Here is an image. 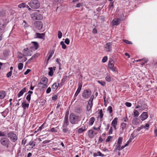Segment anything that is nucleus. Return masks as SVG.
Here are the masks:
<instances>
[{"label": "nucleus", "mask_w": 157, "mask_h": 157, "mask_svg": "<svg viewBox=\"0 0 157 157\" xmlns=\"http://www.w3.org/2000/svg\"><path fill=\"white\" fill-rule=\"evenodd\" d=\"M69 120L72 124H77L80 121L78 116L73 113L69 116Z\"/></svg>", "instance_id": "f257e3e1"}, {"label": "nucleus", "mask_w": 157, "mask_h": 157, "mask_svg": "<svg viewBox=\"0 0 157 157\" xmlns=\"http://www.w3.org/2000/svg\"><path fill=\"white\" fill-rule=\"evenodd\" d=\"M48 83V79L46 77L42 78L40 80V82L38 84V86L40 88H46Z\"/></svg>", "instance_id": "f03ea898"}, {"label": "nucleus", "mask_w": 157, "mask_h": 157, "mask_svg": "<svg viewBox=\"0 0 157 157\" xmlns=\"http://www.w3.org/2000/svg\"><path fill=\"white\" fill-rule=\"evenodd\" d=\"M28 4L31 8L34 9H38L40 6V3L38 0H31Z\"/></svg>", "instance_id": "7ed1b4c3"}, {"label": "nucleus", "mask_w": 157, "mask_h": 157, "mask_svg": "<svg viewBox=\"0 0 157 157\" xmlns=\"http://www.w3.org/2000/svg\"><path fill=\"white\" fill-rule=\"evenodd\" d=\"M32 19L34 20H40L43 18V16L38 12L33 13L31 15Z\"/></svg>", "instance_id": "20e7f679"}, {"label": "nucleus", "mask_w": 157, "mask_h": 157, "mask_svg": "<svg viewBox=\"0 0 157 157\" xmlns=\"http://www.w3.org/2000/svg\"><path fill=\"white\" fill-rule=\"evenodd\" d=\"M7 136L13 142H15L17 139L16 135L13 132H10L7 133Z\"/></svg>", "instance_id": "39448f33"}, {"label": "nucleus", "mask_w": 157, "mask_h": 157, "mask_svg": "<svg viewBox=\"0 0 157 157\" xmlns=\"http://www.w3.org/2000/svg\"><path fill=\"white\" fill-rule=\"evenodd\" d=\"M0 142L2 145L4 146L7 148L9 147V145L10 141L8 139L6 138L2 139L0 140Z\"/></svg>", "instance_id": "423d86ee"}, {"label": "nucleus", "mask_w": 157, "mask_h": 157, "mask_svg": "<svg viewBox=\"0 0 157 157\" xmlns=\"http://www.w3.org/2000/svg\"><path fill=\"white\" fill-rule=\"evenodd\" d=\"M23 52L24 56H31L32 54V51L27 48H24Z\"/></svg>", "instance_id": "0eeeda50"}, {"label": "nucleus", "mask_w": 157, "mask_h": 157, "mask_svg": "<svg viewBox=\"0 0 157 157\" xmlns=\"http://www.w3.org/2000/svg\"><path fill=\"white\" fill-rule=\"evenodd\" d=\"M112 43L109 42L107 43L104 46L105 50L107 52H111L112 50Z\"/></svg>", "instance_id": "6e6552de"}, {"label": "nucleus", "mask_w": 157, "mask_h": 157, "mask_svg": "<svg viewBox=\"0 0 157 157\" xmlns=\"http://www.w3.org/2000/svg\"><path fill=\"white\" fill-rule=\"evenodd\" d=\"M34 25L36 28L38 30H40L42 28L43 24L40 21H36L34 23Z\"/></svg>", "instance_id": "1a4fd4ad"}, {"label": "nucleus", "mask_w": 157, "mask_h": 157, "mask_svg": "<svg viewBox=\"0 0 157 157\" xmlns=\"http://www.w3.org/2000/svg\"><path fill=\"white\" fill-rule=\"evenodd\" d=\"M36 142L34 141H30L29 144L26 145V147L28 150H30L35 146Z\"/></svg>", "instance_id": "9d476101"}, {"label": "nucleus", "mask_w": 157, "mask_h": 157, "mask_svg": "<svg viewBox=\"0 0 157 157\" xmlns=\"http://www.w3.org/2000/svg\"><path fill=\"white\" fill-rule=\"evenodd\" d=\"M91 94V92L90 90H85L82 93V96L85 98H87L90 97Z\"/></svg>", "instance_id": "9b49d317"}, {"label": "nucleus", "mask_w": 157, "mask_h": 157, "mask_svg": "<svg viewBox=\"0 0 157 157\" xmlns=\"http://www.w3.org/2000/svg\"><path fill=\"white\" fill-rule=\"evenodd\" d=\"M6 26V24L4 22V20H2L0 21V31L4 30Z\"/></svg>", "instance_id": "f8f14e48"}, {"label": "nucleus", "mask_w": 157, "mask_h": 157, "mask_svg": "<svg viewBox=\"0 0 157 157\" xmlns=\"http://www.w3.org/2000/svg\"><path fill=\"white\" fill-rule=\"evenodd\" d=\"M45 33H36V38L40 39H43L45 36Z\"/></svg>", "instance_id": "ddd939ff"}, {"label": "nucleus", "mask_w": 157, "mask_h": 157, "mask_svg": "<svg viewBox=\"0 0 157 157\" xmlns=\"http://www.w3.org/2000/svg\"><path fill=\"white\" fill-rule=\"evenodd\" d=\"M82 87V84L81 83H79L78 84V88L75 94V97L77 96L81 90Z\"/></svg>", "instance_id": "4468645a"}, {"label": "nucleus", "mask_w": 157, "mask_h": 157, "mask_svg": "<svg viewBox=\"0 0 157 157\" xmlns=\"http://www.w3.org/2000/svg\"><path fill=\"white\" fill-rule=\"evenodd\" d=\"M141 119L142 121H144L148 117V115L147 112H144L141 115Z\"/></svg>", "instance_id": "2eb2a0df"}, {"label": "nucleus", "mask_w": 157, "mask_h": 157, "mask_svg": "<svg viewBox=\"0 0 157 157\" xmlns=\"http://www.w3.org/2000/svg\"><path fill=\"white\" fill-rule=\"evenodd\" d=\"M112 22L113 25H117L120 24V19L119 18L114 19Z\"/></svg>", "instance_id": "dca6fc26"}, {"label": "nucleus", "mask_w": 157, "mask_h": 157, "mask_svg": "<svg viewBox=\"0 0 157 157\" xmlns=\"http://www.w3.org/2000/svg\"><path fill=\"white\" fill-rule=\"evenodd\" d=\"M114 61L113 60L109 61L108 63V66L110 69H115V67H114Z\"/></svg>", "instance_id": "f3484780"}, {"label": "nucleus", "mask_w": 157, "mask_h": 157, "mask_svg": "<svg viewBox=\"0 0 157 157\" xmlns=\"http://www.w3.org/2000/svg\"><path fill=\"white\" fill-rule=\"evenodd\" d=\"M26 88L25 87L20 91L17 94L18 97H20L24 93L26 92Z\"/></svg>", "instance_id": "a211bd4d"}, {"label": "nucleus", "mask_w": 157, "mask_h": 157, "mask_svg": "<svg viewBox=\"0 0 157 157\" xmlns=\"http://www.w3.org/2000/svg\"><path fill=\"white\" fill-rule=\"evenodd\" d=\"M123 138L122 137H120L119 138L117 144L116 146V147L117 146H121V145L122 140Z\"/></svg>", "instance_id": "6ab92c4d"}, {"label": "nucleus", "mask_w": 157, "mask_h": 157, "mask_svg": "<svg viewBox=\"0 0 157 157\" xmlns=\"http://www.w3.org/2000/svg\"><path fill=\"white\" fill-rule=\"evenodd\" d=\"M31 43L33 44V46L32 47H33L35 50L37 49L39 47L38 43L36 42H32Z\"/></svg>", "instance_id": "aec40b11"}, {"label": "nucleus", "mask_w": 157, "mask_h": 157, "mask_svg": "<svg viewBox=\"0 0 157 157\" xmlns=\"http://www.w3.org/2000/svg\"><path fill=\"white\" fill-rule=\"evenodd\" d=\"M59 85V83H54L52 86V88L54 91L56 90L58 88Z\"/></svg>", "instance_id": "412c9836"}, {"label": "nucleus", "mask_w": 157, "mask_h": 157, "mask_svg": "<svg viewBox=\"0 0 157 157\" xmlns=\"http://www.w3.org/2000/svg\"><path fill=\"white\" fill-rule=\"evenodd\" d=\"M117 118H115L112 121L111 123V125L112 126H117Z\"/></svg>", "instance_id": "4be33fe9"}, {"label": "nucleus", "mask_w": 157, "mask_h": 157, "mask_svg": "<svg viewBox=\"0 0 157 157\" xmlns=\"http://www.w3.org/2000/svg\"><path fill=\"white\" fill-rule=\"evenodd\" d=\"M142 61H145V63H147L148 61V59L147 58H144L141 59H139L136 60H134L133 61V62L134 63L135 62H140Z\"/></svg>", "instance_id": "5701e85b"}, {"label": "nucleus", "mask_w": 157, "mask_h": 157, "mask_svg": "<svg viewBox=\"0 0 157 157\" xmlns=\"http://www.w3.org/2000/svg\"><path fill=\"white\" fill-rule=\"evenodd\" d=\"M125 147L124 146H122L121 147V146H117L115 148L114 151L115 152L117 150H118L119 151H121L122 149H123Z\"/></svg>", "instance_id": "b1692460"}, {"label": "nucleus", "mask_w": 157, "mask_h": 157, "mask_svg": "<svg viewBox=\"0 0 157 157\" xmlns=\"http://www.w3.org/2000/svg\"><path fill=\"white\" fill-rule=\"evenodd\" d=\"M92 102H90V101L88 102V105L87 106V109L88 111H89L91 109V107L92 106Z\"/></svg>", "instance_id": "393cba45"}, {"label": "nucleus", "mask_w": 157, "mask_h": 157, "mask_svg": "<svg viewBox=\"0 0 157 157\" xmlns=\"http://www.w3.org/2000/svg\"><path fill=\"white\" fill-rule=\"evenodd\" d=\"M94 131L92 130H89L88 132V135L90 137V138H93L94 136Z\"/></svg>", "instance_id": "a878e982"}, {"label": "nucleus", "mask_w": 157, "mask_h": 157, "mask_svg": "<svg viewBox=\"0 0 157 157\" xmlns=\"http://www.w3.org/2000/svg\"><path fill=\"white\" fill-rule=\"evenodd\" d=\"M22 107L24 109H25L26 108H28L29 106V104L26 103L25 102H23L22 103Z\"/></svg>", "instance_id": "bb28decb"}, {"label": "nucleus", "mask_w": 157, "mask_h": 157, "mask_svg": "<svg viewBox=\"0 0 157 157\" xmlns=\"http://www.w3.org/2000/svg\"><path fill=\"white\" fill-rule=\"evenodd\" d=\"M6 95V93L5 91H2L0 92V98L3 99Z\"/></svg>", "instance_id": "cd10ccee"}, {"label": "nucleus", "mask_w": 157, "mask_h": 157, "mask_svg": "<svg viewBox=\"0 0 157 157\" xmlns=\"http://www.w3.org/2000/svg\"><path fill=\"white\" fill-rule=\"evenodd\" d=\"M54 52V50H52V51L50 52L49 53V56L48 57V58L47 60V62H48V61L49 60V59H50L51 58V57L53 55Z\"/></svg>", "instance_id": "c85d7f7f"}, {"label": "nucleus", "mask_w": 157, "mask_h": 157, "mask_svg": "<svg viewBox=\"0 0 157 157\" xmlns=\"http://www.w3.org/2000/svg\"><path fill=\"white\" fill-rule=\"evenodd\" d=\"M95 120V118L94 117L91 118L89 121V124L90 125H92L94 123Z\"/></svg>", "instance_id": "c756f323"}, {"label": "nucleus", "mask_w": 157, "mask_h": 157, "mask_svg": "<svg viewBox=\"0 0 157 157\" xmlns=\"http://www.w3.org/2000/svg\"><path fill=\"white\" fill-rule=\"evenodd\" d=\"M9 64L8 63H3V65H2V66L3 67L6 68H9Z\"/></svg>", "instance_id": "7c9ffc66"}, {"label": "nucleus", "mask_w": 157, "mask_h": 157, "mask_svg": "<svg viewBox=\"0 0 157 157\" xmlns=\"http://www.w3.org/2000/svg\"><path fill=\"white\" fill-rule=\"evenodd\" d=\"M126 124L125 123H122L121 124V127L122 130L123 131L125 128L126 127Z\"/></svg>", "instance_id": "2f4dec72"}, {"label": "nucleus", "mask_w": 157, "mask_h": 157, "mask_svg": "<svg viewBox=\"0 0 157 157\" xmlns=\"http://www.w3.org/2000/svg\"><path fill=\"white\" fill-rule=\"evenodd\" d=\"M60 44L62 46V48L63 49H65L66 48L67 46L63 41L60 42Z\"/></svg>", "instance_id": "473e14b6"}, {"label": "nucleus", "mask_w": 157, "mask_h": 157, "mask_svg": "<svg viewBox=\"0 0 157 157\" xmlns=\"http://www.w3.org/2000/svg\"><path fill=\"white\" fill-rule=\"evenodd\" d=\"M9 54V51L8 50H5L4 51L3 54L4 56H8Z\"/></svg>", "instance_id": "72a5a7b5"}, {"label": "nucleus", "mask_w": 157, "mask_h": 157, "mask_svg": "<svg viewBox=\"0 0 157 157\" xmlns=\"http://www.w3.org/2000/svg\"><path fill=\"white\" fill-rule=\"evenodd\" d=\"M139 115L138 112L136 110H134L133 112V115L134 116L137 117Z\"/></svg>", "instance_id": "f704fd0d"}, {"label": "nucleus", "mask_w": 157, "mask_h": 157, "mask_svg": "<svg viewBox=\"0 0 157 157\" xmlns=\"http://www.w3.org/2000/svg\"><path fill=\"white\" fill-rule=\"evenodd\" d=\"M64 123L67 124H68V117L66 115L64 117Z\"/></svg>", "instance_id": "c9c22d12"}, {"label": "nucleus", "mask_w": 157, "mask_h": 157, "mask_svg": "<svg viewBox=\"0 0 157 157\" xmlns=\"http://www.w3.org/2000/svg\"><path fill=\"white\" fill-rule=\"evenodd\" d=\"M86 130L85 128L82 127L81 128H79L78 129V131L79 133H82L84 132Z\"/></svg>", "instance_id": "e433bc0d"}, {"label": "nucleus", "mask_w": 157, "mask_h": 157, "mask_svg": "<svg viewBox=\"0 0 157 157\" xmlns=\"http://www.w3.org/2000/svg\"><path fill=\"white\" fill-rule=\"evenodd\" d=\"M25 3H21L18 5V7L20 8H25Z\"/></svg>", "instance_id": "4c0bfd02"}, {"label": "nucleus", "mask_w": 157, "mask_h": 157, "mask_svg": "<svg viewBox=\"0 0 157 157\" xmlns=\"http://www.w3.org/2000/svg\"><path fill=\"white\" fill-rule=\"evenodd\" d=\"M105 80L106 81L109 82L111 80V78L109 75H107L105 77Z\"/></svg>", "instance_id": "58836bf2"}, {"label": "nucleus", "mask_w": 157, "mask_h": 157, "mask_svg": "<svg viewBox=\"0 0 157 157\" xmlns=\"http://www.w3.org/2000/svg\"><path fill=\"white\" fill-rule=\"evenodd\" d=\"M62 33L60 31H59L58 32V36L59 39H60L62 36Z\"/></svg>", "instance_id": "ea45409f"}, {"label": "nucleus", "mask_w": 157, "mask_h": 157, "mask_svg": "<svg viewBox=\"0 0 157 157\" xmlns=\"http://www.w3.org/2000/svg\"><path fill=\"white\" fill-rule=\"evenodd\" d=\"M23 66V64L22 63H20L18 64V69H22Z\"/></svg>", "instance_id": "a19ab883"}, {"label": "nucleus", "mask_w": 157, "mask_h": 157, "mask_svg": "<svg viewBox=\"0 0 157 157\" xmlns=\"http://www.w3.org/2000/svg\"><path fill=\"white\" fill-rule=\"evenodd\" d=\"M54 71L52 69H50V71L48 72V75L51 76H52L53 74Z\"/></svg>", "instance_id": "79ce46f5"}, {"label": "nucleus", "mask_w": 157, "mask_h": 157, "mask_svg": "<svg viewBox=\"0 0 157 157\" xmlns=\"http://www.w3.org/2000/svg\"><path fill=\"white\" fill-rule=\"evenodd\" d=\"M108 110L109 113H112L113 111V109L112 106H109L108 108Z\"/></svg>", "instance_id": "37998d69"}, {"label": "nucleus", "mask_w": 157, "mask_h": 157, "mask_svg": "<svg viewBox=\"0 0 157 157\" xmlns=\"http://www.w3.org/2000/svg\"><path fill=\"white\" fill-rule=\"evenodd\" d=\"M108 58L106 56H104L102 60V62L103 63H105L106 62Z\"/></svg>", "instance_id": "c03bdc74"}, {"label": "nucleus", "mask_w": 157, "mask_h": 157, "mask_svg": "<svg viewBox=\"0 0 157 157\" xmlns=\"http://www.w3.org/2000/svg\"><path fill=\"white\" fill-rule=\"evenodd\" d=\"M123 41L126 44H132V43L131 41H130L128 40H123Z\"/></svg>", "instance_id": "a18cd8bd"}, {"label": "nucleus", "mask_w": 157, "mask_h": 157, "mask_svg": "<svg viewBox=\"0 0 157 157\" xmlns=\"http://www.w3.org/2000/svg\"><path fill=\"white\" fill-rule=\"evenodd\" d=\"M101 127V125H99L97 127H96V126H94L93 127V129L95 130L98 131V130H100Z\"/></svg>", "instance_id": "49530a36"}, {"label": "nucleus", "mask_w": 157, "mask_h": 157, "mask_svg": "<svg viewBox=\"0 0 157 157\" xmlns=\"http://www.w3.org/2000/svg\"><path fill=\"white\" fill-rule=\"evenodd\" d=\"M142 126L143 127V128H145L146 130H148L149 127V124H146L145 126L144 125H142Z\"/></svg>", "instance_id": "de8ad7c7"}, {"label": "nucleus", "mask_w": 157, "mask_h": 157, "mask_svg": "<svg viewBox=\"0 0 157 157\" xmlns=\"http://www.w3.org/2000/svg\"><path fill=\"white\" fill-rule=\"evenodd\" d=\"M23 23H22V25L24 26L25 28H26L28 27V25H27V23L24 20L23 21Z\"/></svg>", "instance_id": "09e8293b"}, {"label": "nucleus", "mask_w": 157, "mask_h": 157, "mask_svg": "<svg viewBox=\"0 0 157 157\" xmlns=\"http://www.w3.org/2000/svg\"><path fill=\"white\" fill-rule=\"evenodd\" d=\"M99 113L100 114V116L101 118H102L103 117V114L102 113V109H101L99 112Z\"/></svg>", "instance_id": "8fccbe9b"}, {"label": "nucleus", "mask_w": 157, "mask_h": 157, "mask_svg": "<svg viewBox=\"0 0 157 157\" xmlns=\"http://www.w3.org/2000/svg\"><path fill=\"white\" fill-rule=\"evenodd\" d=\"M31 94H29L26 97V99L29 101H30L31 99Z\"/></svg>", "instance_id": "3c124183"}, {"label": "nucleus", "mask_w": 157, "mask_h": 157, "mask_svg": "<svg viewBox=\"0 0 157 157\" xmlns=\"http://www.w3.org/2000/svg\"><path fill=\"white\" fill-rule=\"evenodd\" d=\"M132 141L131 139H130L124 145V147H126L128 145L129 143H130Z\"/></svg>", "instance_id": "603ef678"}, {"label": "nucleus", "mask_w": 157, "mask_h": 157, "mask_svg": "<svg viewBox=\"0 0 157 157\" xmlns=\"http://www.w3.org/2000/svg\"><path fill=\"white\" fill-rule=\"evenodd\" d=\"M65 43L67 44H69L70 43V40L69 39L67 38L65 40Z\"/></svg>", "instance_id": "864d4df0"}, {"label": "nucleus", "mask_w": 157, "mask_h": 157, "mask_svg": "<svg viewBox=\"0 0 157 157\" xmlns=\"http://www.w3.org/2000/svg\"><path fill=\"white\" fill-rule=\"evenodd\" d=\"M12 73V71H10L7 74L6 76L7 77H8V78L10 77Z\"/></svg>", "instance_id": "5fc2aeb1"}, {"label": "nucleus", "mask_w": 157, "mask_h": 157, "mask_svg": "<svg viewBox=\"0 0 157 157\" xmlns=\"http://www.w3.org/2000/svg\"><path fill=\"white\" fill-rule=\"evenodd\" d=\"M51 132H57V130L55 128H52L50 130Z\"/></svg>", "instance_id": "6e6d98bb"}, {"label": "nucleus", "mask_w": 157, "mask_h": 157, "mask_svg": "<svg viewBox=\"0 0 157 157\" xmlns=\"http://www.w3.org/2000/svg\"><path fill=\"white\" fill-rule=\"evenodd\" d=\"M98 82L102 86H105V83L104 82H101L100 81H98Z\"/></svg>", "instance_id": "4d7b16f0"}, {"label": "nucleus", "mask_w": 157, "mask_h": 157, "mask_svg": "<svg viewBox=\"0 0 157 157\" xmlns=\"http://www.w3.org/2000/svg\"><path fill=\"white\" fill-rule=\"evenodd\" d=\"M140 106H141V107H140V108H141V109H144L146 108V105L145 104H144V105H140Z\"/></svg>", "instance_id": "13d9d810"}, {"label": "nucleus", "mask_w": 157, "mask_h": 157, "mask_svg": "<svg viewBox=\"0 0 157 157\" xmlns=\"http://www.w3.org/2000/svg\"><path fill=\"white\" fill-rule=\"evenodd\" d=\"M125 105L126 106L128 107L131 106L132 105L130 103L128 102H126L125 103Z\"/></svg>", "instance_id": "bf43d9fd"}, {"label": "nucleus", "mask_w": 157, "mask_h": 157, "mask_svg": "<svg viewBox=\"0 0 157 157\" xmlns=\"http://www.w3.org/2000/svg\"><path fill=\"white\" fill-rule=\"evenodd\" d=\"M39 55V54L38 53L36 54L35 55H34L31 58L33 59L34 58H36L38 57Z\"/></svg>", "instance_id": "052dcab7"}, {"label": "nucleus", "mask_w": 157, "mask_h": 157, "mask_svg": "<svg viewBox=\"0 0 157 157\" xmlns=\"http://www.w3.org/2000/svg\"><path fill=\"white\" fill-rule=\"evenodd\" d=\"M113 128L112 127H111L109 129V134H111L112 133H113Z\"/></svg>", "instance_id": "680f3d73"}, {"label": "nucleus", "mask_w": 157, "mask_h": 157, "mask_svg": "<svg viewBox=\"0 0 157 157\" xmlns=\"http://www.w3.org/2000/svg\"><path fill=\"white\" fill-rule=\"evenodd\" d=\"M92 33L94 34H96L97 33V30L95 28H94L92 30Z\"/></svg>", "instance_id": "e2e57ef3"}, {"label": "nucleus", "mask_w": 157, "mask_h": 157, "mask_svg": "<svg viewBox=\"0 0 157 157\" xmlns=\"http://www.w3.org/2000/svg\"><path fill=\"white\" fill-rule=\"evenodd\" d=\"M63 131L64 133H66L68 131V130L67 128H63Z\"/></svg>", "instance_id": "0e129e2a"}, {"label": "nucleus", "mask_w": 157, "mask_h": 157, "mask_svg": "<svg viewBox=\"0 0 157 157\" xmlns=\"http://www.w3.org/2000/svg\"><path fill=\"white\" fill-rule=\"evenodd\" d=\"M51 91V88L50 87H48L46 90V93L47 94H49L50 93Z\"/></svg>", "instance_id": "69168bd1"}, {"label": "nucleus", "mask_w": 157, "mask_h": 157, "mask_svg": "<svg viewBox=\"0 0 157 157\" xmlns=\"http://www.w3.org/2000/svg\"><path fill=\"white\" fill-rule=\"evenodd\" d=\"M97 153L98 154V155L99 156H102V157H103L104 156V155L103 154H101V153L100 151L98 152H97Z\"/></svg>", "instance_id": "338daca9"}, {"label": "nucleus", "mask_w": 157, "mask_h": 157, "mask_svg": "<svg viewBox=\"0 0 157 157\" xmlns=\"http://www.w3.org/2000/svg\"><path fill=\"white\" fill-rule=\"evenodd\" d=\"M31 71L30 69H27V71L24 73L25 75H27Z\"/></svg>", "instance_id": "774afa93"}]
</instances>
